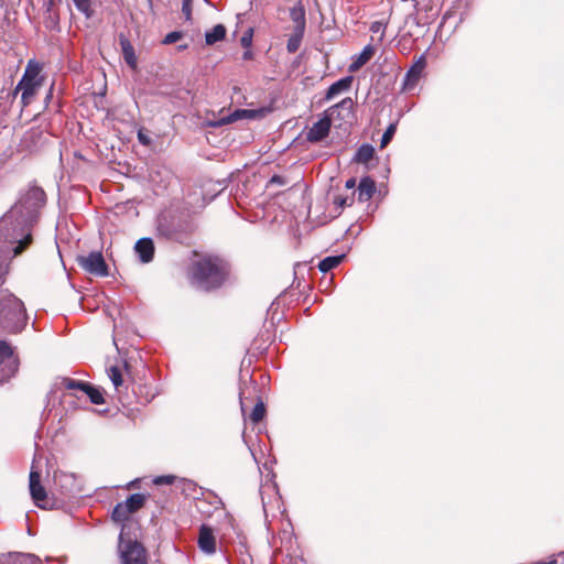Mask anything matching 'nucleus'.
Masks as SVG:
<instances>
[{"label": "nucleus", "instance_id": "412c9836", "mask_svg": "<svg viewBox=\"0 0 564 564\" xmlns=\"http://www.w3.org/2000/svg\"><path fill=\"white\" fill-rule=\"evenodd\" d=\"M145 502V497L141 494H133L129 498H127L126 501H123V505L128 507L129 511L131 513L135 512L140 508L143 507Z\"/></svg>", "mask_w": 564, "mask_h": 564}, {"label": "nucleus", "instance_id": "7c9ffc66", "mask_svg": "<svg viewBox=\"0 0 564 564\" xmlns=\"http://www.w3.org/2000/svg\"><path fill=\"white\" fill-rule=\"evenodd\" d=\"M354 202V196L351 197H344L341 195H337L334 197V205H336L338 208H344L345 206H350Z\"/></svg>", "mask_w": 564, "mask_h": 564}, {"label": "nucleus", "instance_id": "4468645a", "mask_svg": "<svg viewBox=\"0 0 564 564\" xmlns=\"http://www.w3.org/2000/svg\"><path fill=\"white\" fill-rule=\"evenodd\" d=\"M376 191V184L370 177H364L360 180L357 187L358 199L360 202H368Z\"/></svg>", "mask_w": 564, "mask_h": 564}, {"label": "nucleus", "instance_id": "1a4fd4ad", "mask_svg": "<svg viewBox=\"0 0 564 564\" xmlns=\"http://www.w3.org/2000/svg\"><path fill=\"white\" fill-rule=\"evenodd\" d=\"M197 543L199 550L206 554L216 552V538L213 530L205 524L199 528Z\"/></svg>", "mask_w": 564, "mask_h": 564}, {"label": "nucleus", "instance_id": "4be33fe9", "mask_svg": "<svg viewBox=\"0 0 564 564\" xmlns=\"http://www.w3.org/2000/svg\"><path fill=\"white\" fill-rule=\"evenodd\" d=\"M344 257H345L344 254L327 257V258L323 259L322 261H319L318 269L322 272L327 273L330 270H333L334 268H336L341 262Z\"/></svg>", "mask_w": 564, "mask_h": 564}, {"label": "nucleus", "instance_id": "f704fd0d", "mask_svg": "<svg viewBox=\"0 0 564 564\" xmlns=\"http://www.w3.org/2000/svg\"><path fill=\"white\" fill-rule=\"evenodd\" d=\"M252 29H249L241 37L240 42L243 47H249L252 42Z\"/></svg>", "mask_w": 564, "mask_h": 564}, {"label": "nucleus", "instance_id": "c756f323", "mask_svg": "<svg viewBox=\"0 0 564 564\" xmlns=\"http://www.w3.org/2000/svg\"><path fill=\"white\" fill-rule=\"evenodd\" d=\"M302 36H299V34L294 31V35L291 36L290 40L288 41V51L290 53H294L297 51Z\"/></svg>", "mask_w": 564, "mask_h": 564}, {"label": "nucleus", "instance_id": "ddd939ff", "mask_svg": "<svg viewBox=\"0 0 564 564\" xmlns=\"http://www.w3.org/2000/svg\"><path fill=\"white\" fill-rule=\"evenodd\" d=\"M351 83H352L351 76H347V77H344V78L337 80L336 83L330 85L329 88L327 89L325 99L330 100L334 97H336L337 95L347 91L350 88Z\"/></svg>", "mask_w": 564, "mask_h": 564}, {"label": "nucleus", "instance_id": "dca6fc26", "mask_svg": "<svg viewBox=\"0 0 564 564\" xmlns=\"http://www.w3.org/2000/svg\"><path fill=\"white\" fill-rule=\"evenodd\" d=\"M290 18L295 23V32L299 36H303L305 30V11L302 6L294 7L290 10Z\"/></svg>", "mask_w": 564, "mask_h": 564}, {"label": "nucleus", "instance_id": "f3484780", "mask_svg": "<svg viewBox=\"0 0 564 564\" xmlns=\"http://www.w3.org/2000/svg\"><path fill=\"white\" fill-rule=\"evenodd\" d=\"M375 53V50L371 45H367L364 47L360 54H358L352 63L349 66L350 72H357L360 67H362L366 63L370 61Z\"/></svg>", "mask_w": 564, "mask_h": 564}, {"label": "nucleus", "instance_id": "39448f33", "mask_svg": "<svg viewBox=\"0 0 564 564\" xmlns=\"http://www.w3.org/2000/svg\"><path fill=\"white\" fill-rule=\"evenodd\" d=\"M40 73V64L34 61H29L24 74L15 87L17 93L21 91V99L24 106H28L31 102L34 95L36 94V90L42 85Z\"/></svg>", "mask_w": 564, "mask_h": 564}, {"label": "nucleus", "instance_id": "6ab92c4d", "mask_svg": "<svg viewBox=\"0 0 564 564\" xmlns=\"http://www.w3.org/2000/svg\"><path fill=\"white\" fill-rule=\"evenodd\" d=\"M423 68H424V61H421L417 64H415L413 67H411V69L406 74L405 88H411L412 86H414L416 84V82L419 80V78L421 76Z\"/></svg>", "mask_w": 564, "mask_h": 564}, {"label": "nucleus", "instance_id": "aec40b11", "mask_svg": "<svg viewBox=\"0 0 564 564\" xmlns=\"http://www.w3.org/2000/svg\"><path fill=\"white\" fill-rule=\"evenodd\" d=\"M373 154H375V149L372 145L362 144L356 152L354 160L357 163L366 164L373 158Z\"/></svg>", "mask_w": 564, "mask_h": 564}, {"label": "nucleus", "instance_id": "ea45409f", "mask_svg": "<svg viewBox=\"0 0 564 564\" xmlns=\"http://www.w3.org/2000/svg\"><path fill=\"white\" fill-rule=\"evenodd\" d=\"M7 273L6 268L0 263V283H2V278Z\"/></svg>", "mask_w": 564, "mask_h": 564}, {"label": "nucleus", "instance_id": "7ed1b4c3", "mask_svg": "<svg viewBox=\"0 0 564 564\" xmlns=\"http://www.w3.org/2000/svg\"><path fill=\"white\" fill-rule=\"evenodd\" d=\"M26 324L24 304L13 294L0 291V328L20 332Z\"/></svg>", "mask_w": 564, "mask_h": 564}, {"label": "nucleus", "instance_id": "c85d7f7f", "mask_svg": "<svg viewBox=\"0 0 564 564\" xmlns=\"http://www.w3.org/2000/svg\"><path fill=\"white\" fill-rule=\"evenodd\" d=\"M61 382L66 389H80L82 391L84 390V388L86 386L85 382L75 381L69 378H63Z\"/></svg>", "mask_w": 564, "mask_h": 564}, {"label": "nucleus", "instance_id": "2f4dec72", "mask_svg": "<svg viewBox=\"0 0 564 564\" xmlns=\"http://www.w3.org/2000/svg\"><path fill=\"white\" fill-rule=\"evenodd\" d=\"M352 107H354L352 99L351 98H345L339 104H337L334 107H332L330 111L333 112L335 109L341 108V109L347 110L348 112H350L352 110Z\"/></svg>", "mask_w": 564, "mask_h": 564}, {"label": "nucleus", "instance_id": "20e7f679", "mask_svg": "<svg viewBox=\"0 0 564 564\" xmlns=\"http://www.w3.org/2000/svg\"><path fill=\"white\" fill-rule=\"evenodd\" d=\"M119 558L122 564H148L145 547L126 534V525L122 527L118 544Z\"/></svg>", "mask_w": 564, "mask_h": 564}, {"label": "nucleus", "instance_id": "c9c22d12", "mask_svg": "<svg viewBox=\"0 0 564 564\" xmlns=\"http://www.w3.org/2000/svg\"><path fill=\"white\" fill-rule=\"evenodd\" d=\"M384 28H386V25H384L382 22H380V21H375V22H372V23H371V25H370V31H371L372 33H382V34H383V32H384Z\"/></svg>", "mask_w": 564, "mask_h": 564}, {"label": "nucleus", "instance_id": "cd10ccee", "mask_svg": "<svg viewBox=\"0 0 564 564\" xmlns=\"http://www.w3.org/2000/svg\"><path fill=\"white\" fill-rule=\"evenodd\" d=\"M395 130H397V123H391L387 130L384 131L382 138H381V144L380 147L381 148H384L388 145V143L391 141V139L393 138L394 133H395Z\"/></svg>", "mask_w": 564, "mask_h": 564}, {"label": "nucleus", "instance_id": "423d86ee", "mask_svg": "<svg viewBox=\"0 0 564 564\" xmlns=\"http://www.w3.org/2000/svg\"><path fill=\"white\" fill-rule=\"evenodd\" d=\"M79 265L88 273L97 276H107L108 267L101 252L93 251L87 256L78 257Z\"/></svg>", "mask_w": 564, "mask_h": 564}, {"label": "nucleus", "instance_id": "72a5a7b5", "mask_svg": "<svg viewBox=\"0 0 564 564\" xmlns=\"http://www.w3.org/2000/svg\"><path fill=\"white\" fill-rule=\"evenodd\" d=\"M192 2L193 0H183L182 12L186 20L192 18Z\"/></svg>", "mask_w": 564, "mask_h": 564}, {"label": "nucleus", "instance_id": "4c0bfd02", "mask_svg": "<svg viewBox=\"0 0 564 564\" xmlns=\"http://www.w3.org/2000/svg\"><path fill=\"white\" fill-rule=\"evenodd\" d=\"M138 140L144 145H149L151 143V139L141 130L138 132Z\"/></svg>", "mask_w": 564, "mask_h": 564}, {"label": "nucleus", "instance_id": "a878e982", "mask_svg": "<svg viewBox=\"0 0 564 564\" xmlns=\"http://www.w3.org/2000/svg\"><path fill=\"white\" fill-rule=\"evenodd\" d=\"M265 414V408L262 402H258L254 408L252 409V412L250 413V420L257 424L259 423Z\"/></svg>", "mask_w": 564, "mask_h": 564}, {"label": "nucleus", "instance_id": "58836bf2", "mask_svg": "<svg viewBox=\"0 0 564 564\" xmlns=\"http://www.w3.org/2000/svg\"><path fill=\"white\" fill-rule=\"evenodd\" d=\"M345 186L348 189H352L356 186V180L355 178L347 180Z\"/></svg>", "mask_w": 564, "mask_h": 564}, {"label": "nucleus", "instance_id": "2eb2a0df", "mask_svg": "<svg viewBox=\"0 0 564 564\" xmlns=\"http://www.w3.org/2000/svg\"><path fill=\"white\" fill-rule=\"evenodd\" d=\"M120 45L122 50V55L126 63L131 67V69L135 70L138 67V58L134 53V48L130 41L126 37L120 39Z\"/></svg>", "mask_w": 564, "mask_h": 564}, {"label": "nucleus", "instance_id": "a19ab883", "mask_svg": "<svg viewBox=\"0 0 564 564\" xmlns=\"http://www.w3.org/2000/svg\"><path fill=\"white\" fill-rule=\"evenodd\" d=\"M252 57V53L250 51H246L243 53V59H250Z\"/></svg>", "mask_w": 564, "mask_h": 564}, {"label": "nucleus", "instance_id": "a211bd4d", "mask_svg": "<svg viewBox=\"0 0 564 564\" xmlns=\"http://www.w3.org/2000/svg\"><path fill=\"white\" fill-rule=\"evenodd\" d=\"M225 36L226 28L223 24H217L210 31L205 33V41L207 45H213L216 42L224 40Z\"/></svg>", "mask_w": 564, "mask_h": 564}, {"label": "nucleus", "instance_id": "473e14b6", "mask_svg": "<svg viewBox=\"0 0 564 564\" xmlns=\"http://www.w3.org/2000/svg\"><path fill=\"white\" fill-rule=\"evenodd\" d=\"M182 37H183L182 32L174 31V32H171L165 35L163 43L164 44H173V43L177 42L178 40H181Z\"/></svg>", "mask_w": 564, "mask_h": 564}, {"label": "nucleus", "instance_id": "6e6552de", "mask_svg": "<svg viewBox=\"0 0 564 564\" xmlns=\"http://www.w3.org/2000/svg\"><path fill=\"white\" fill-rule=\"evenodd\" d=\"M40 478H41L40 473L34 470V468L32 467V469L30 471V484H29L30 494H31V497H32L34 503L37 507L43 508L44 502L46 500V491H45L44 487L41 485Z\"/></svg>", "mask_w": 564, "mask_h": 564}, {"label": "nucleus", "instance_id": "393cba45", "mask_svg": "<svg viewBox=\"0 0 564 564\" xmlns=\"http://www.w3.org/2000/svg\"><path fill=\"white\" fill-rule=\"evenodd\" d=\"M131 512L129 511L128 507L123 505V502L118 503L112 511V519L116 522H122L129 518Z\"/></svg>", "mask_w": 564, "mask_h": 564}, {"label": "nucleus", "instance_id": "0eeeda50", "mask_svg": "<svg viewBox=\"0 0 564 564\" xmlns=\"http://www.w3.org/2000/svg\"><path fill=\"white\" fill-rule=\"evenodd\" d=\"M18 369V360L9 344L0 340V382L9 379Z\"/></svg>", "mask_w": 564, "mask_h": 564}, {"label": "nucleus", "instance_id": "b1692460", "mask_svg": "<svg viewBox=\"0 0 564 564\" xmlns=\"http://www.w3.org/2000/svg\"><path fill=\"white\" fill-rule=\"evenodd\" d=\"M76 9L82 12L87 19H90L94 15L93 2L91 0H73Z\"/></svg>", "mask_w": 564, "mask_h": 564}, {"label": "nucleus", "instance_id": "9b49d317", "mask_svg": "<svg viewBox=\"0 0 564 564\" xmlns=\"http://www.w3.org/2000/svg\"><path fill=\"white\" fill-rule=\"evenodd\" d=\"M265 109H237L228 117L220 120L221 123H231L241 119H256L263 117Z\"/></svg>", "mask_w": 564, "mask_h": 564}, {"label": "nucleus", "instance_id": "f257e3e1", "mask_svg": "<svg viewBox=\"0 0 564 564\" xmlns=\"http://www.w3.org/2000/svg\"><path fill=\"white\" fill-rule=\"evenodd\" d=\"M45 204V193L31 187L25 196L0 219V232L4 241L14 246L13 256H19L32 242L29 230L35 212Z\"/></svg>", "mask_w": 564, "mask_h": 564}, {"label": "nucleus", "instance_id": "9d476101", "mask_svg": "<svg viewBox=\"0 0 564 564\" xmlns=\"http://www.w3.org/2000/svg\"><path fill=\"white\" fill-rule=\"evenodd\" d=\"M330 130V119L324 117L310 128L306 139L311 142H318L326 138Z\"/></svg>", "mask_w": 564, "mask_h": 564}, {"label": "nucleus", "instance_id": "bb28decb", "mask_svg": "<svg viewBox=\"0 0 564 564\" xmlns=\"http://www.w3.org/2000/svg\"><path fill=\"white\" fill-rule=\"evenodd\" d=\"M108 376L116 389H118L122 384V376L118 367H111L109 369Z\"/></svg>", "mask_w": 564, "mask_h": 564}, {"label": "nucleus", "instance_id": "f03ea898", "mask_svg": "<svg viewBox=\"0 0 564 564\" xmlns=\"http://www.w3.org/2000/svg\"><path fill=\"white\" fill-rule=\"evenodd\" d=\"M226 274L225 264L219 259L207 257L194 262L191 282L197 289L208 291L220 286Z\"/></svg>", "mask_w": 564, "mask_h": 564}, {"label": "nucleus", "instance_id": "5701e85b", "mask_svg": "<svg viewBox=\"0 0 564 564\" xmlns=\"http://www.w3.org/2000/svg\"><path fill=\"white\" fill-rule=\"evenodd\" d=\"M94 404H102L105 402L102 392L88 383H86L84 390H83Z\"/></svg>", "mask_w": 564, "mask_h": 564}, {"label": "nucleus", "instance_id": "e433bc0d", "mask_svg": "<svg viewBox=\"0 0 564 564\" xmlns=\"http://www.w3.org/2000/svg\"><path fill=\"white\" fill-rule=\"evenodd\" d=\"M174 480V477L173 476H160L158 477L154 482L156 485H161V484H166V485H171Z\"/></svg>", "mask_w": 564, "mask_h": 564}, {"label": "nucleus", "instance_id": "f8f14e48", "mask_svg": "<svg viewBox=\"0 0 564 564\" xmlns=\"http://www.w3.org/2000/svg\"><path fill=\"white\" fill-rule=\"evenodd\" d=\"M134 250L143 263H148L153 259L154 246L151 239L142 238L137 241Z\"/></svg>", "mask_w": 564, "mask_h": 564}]
</instances>
